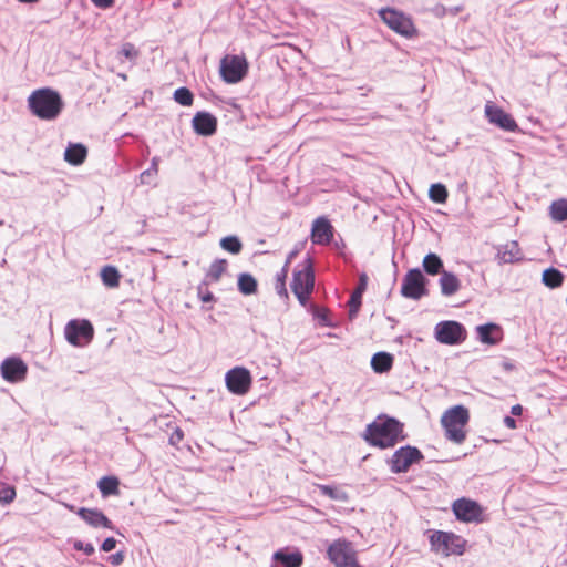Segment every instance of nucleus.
<instances>
[{"label": "nucleus", "mask_w": 567, "mask_h": 567, "mask_svg": "<svg viewBox=\"0 0 567 567\" xmlns=\"http://www.w3.org/2000/svg\"><path fill=\"white\" fill-rule=\"evenodd\" d=\"M563 280V274L555 268H548L543 272V282L549 288H557L561 286Z\"/></svg>", "instance_id": "obj_31"}, {"label": "nucleus", "mask_w": 567, "mask_h": 567, "mask_svg": "<svg viewBox=\"0 0 567 567\" xmlns=\"http://www.w3.org/2000/svg\"><path fill=\"white\" fill-rule=\"evenodd\" d=\"M441 293L443 296H453L461 288V281L456 275L450 271H442L441 278L439 280Z\"/></svg>", "instance_id": "obj_23"}, {"label": "nucleus", "mask_w": 567, "mask_h": 567, "mask_svg": "<svg viewBox=\"0 0 567 567\" xmlns=\"http://www.w3.org/2000/svg\"><path fill=\"white\" fill-rule=\"evenodd\" d=\"M327 556L334 567H361L354 545L346 538L333 540L327 549Z\"/></svg>", "instance_id": "obj_5"}, {"label": "nucleus", "mask_w": 567, "mask_h": 567, "mask_svg": "<svg viewBox=\"0 0 567 567\" xmlns=\"http://www.w3.org/2000/svg\"><path fill=\"white\" fill-rule=\"evenodd\" d=\"M248 71L247 60L241 55H226L220 61V76L229 84L240 82Z\"/></svg>", "instance_id": "obj_8"}, {"label": "nucleus", "mask_w": 567, "mask_h": 567, "mask_svg": "<svg viewBox=\"0 0 567 567\" xmlns=\"http://www.w3.org/2000/svg\"><path fill=\"white\" fill-rule=\"evenodd\" d=\"M200 299L203 302H209L213 300V295L210 292L200 293Z\"/></svg>", "instance_id": "obj_51"}, {"label": "nucleus", "mask_w": 567, "mask_h": 567, "mask_svg": "<svg viewBox=\"0 0 567 567\" xmlns=\"http://www.w3.org/2000/svg\"><path fill=\"white\" fill-rule=\"evenodd\" d=\"M63 505H64L68 509H70V511H74V506H73V505H70V504H66V503H64Z\"/></svg>", "instance_id": "obj_53"}, {"label": "nucleus", "mask_w": 567, "mask_h": 567, "mask_svg": "<svg viewBox=\"0 0 567 567\" xmlns=\"http://www.w3.org/2000/svg\"><path fill=\"white\" fill-rule=\"evenodd\" d=\"M288 270L287 266L282 267L281 271L277 274V284L286 282Z\"/></svg>", "instance_id": "obj_44"}, {"label": "nucleus", "mask_w": 567, "mask_h": 567, "mask_svg": "<svg viewBox=\"0 0 567 567\" xmlns=\"http://www.w3.org/2000/svg\"><path fill=\"white\" fill-rule=\"evenodd\" d=\"M174 99L178 104L183 106H189L193 103V94L186 87L177 89L174 93Z\"/></svg>", "instance_id": "obj_37"}, {"label": "nucleus", "mask_w": 567, "mask_h": 567, "mask_svg": "<svg viewBox=\"0 0 567 567\" xmlns=\"http://www.w3.org/2000/svg\"><path fill=\"white\" fill-rule=\"evenodd\" d=\"M65 339L74 347H83L91 342L94 334L92 323L86 319H73L64 329Z\"/></svg>", "instance_id": "obj_9"}, {"label": "nucleus", "mask_w": 567, "mask_h": 567, "mask_svg": "<svg viewBox=\"0 0 567 567\" xmlns=\"http://www.w3.org/2000/svg\"><path fill=\"white\" fill-rule=\"evenodd\" d=\"M152 169L156 174V172H157V163H156L155 158L153 159Z\"/></svg>", "instance_id": "obj_52"}, {"label": "nucleus", "mask_w": 567, "mask_h": 567, "mask_svg": "<svg viewBox=\"0 0 567 567\" xmlns=\"http://www.w3.org/2000/svg\"><path fill=\"white\" fill-rule=\"evenodd\" d=\"M504 424L508 427V429H516V421L511 417V416H505L504 417Z\"/></svg>", "instance_id": "obj_47"}, {"label": "nucleus", "mask_w": 567, "mask_h": 567, "mask_svg": "<svg viewBox=\"0 0 567 567\" xmlns=\"http://www.w3.org/2000/svg\"><path fill=\"white\" fill-rule=\"evenodd\" d=\"M73 547L76 550H83L86 555H92L94 553V547L92 544H84L82 540H74Z\"/></svg>", "instance_id": "obj_40"}, {"label": "nucleus", "mask_w": 567, "mask_h": 567, "mask_svg": "<svg viewBox=\"0 0 567 567\" xmlns=\"http://www.w3.org/2000/svg\"><path fill=\"white\" fill-rule=\"evenodd\" d=\"M401 293L413 300H419L427 293L426 278L420 269L415 268L406 272L402 280Z\"/></svg>", "instance_id": "obj_11"}, {"label": "nucleus", "mask_w": 567, "mask_h": 567, "mask_svg": "<svg viewBox=\"0 0 567 567\" xmlns=\"http://www.w3.org/2000/svg\"><path fill=\"white\" fill-rule=\"evenodd\" d=\"M225 383L230 393L245 395L251 388L252 377L248 369L235 367L226 372Z\"/></svg>", "instance_id": "obj_10"}, {"label": "nucleus", "mask_w": 567, "mask_h": 567, "mask_svg": "<svg viewBox=\"0 0 567 567\" xmlns=\"http://www.w3.org/2000/svg\"><path fill=\"white\" fill-rule=\"evenodd\" d=\"M2 378L8 382H20L27 375V364L17 357L6 359L0 367Z\"/></svg>", "instance_id": "obj_16"}, {"label": "nucleus", "mask_w": 567, "mask_h": 567, "mask_svg": "<svg viewBox=\"0 0 567 567\" xmlns=\"http://www.w3.org/2000/svg\"><path fill=\"white\" fill-rule=\"evenodd\" d=\"M318 488L320 489V492L323 495H326L332 499L342 501V502L348 499L347 493L341 489H338L336 487H331L329 485H318Z\"/></svg>", "instance_id": "obj_36"}, {"label": "nucleus", "mask_w": 567, "mask_h": 567, "mask_svg": "<svg viewBox=\"0 0 567 567\" xmlns=\"http://www.w3.org/2000/svg\"><path fill=\"white\" fill-rule=\"evenodd\" d=\"M276 290L278 292V295L285 297V298H288V291H287V288H286V282H280V284H276Z\"/></svg>", "instance_id": "obj_45"}, {"label": "nucleus", "mask_w": 567, "mask_h": 567, "mask_svg": "<svg viewBox=\"0 0 567 567\" xmlns=\"http://www.w3.org/2000/svg\"><path fill=\"white\" fill-rule=\"evenodd\" d=\"M431 549L442 556L463 555L466 549V540L453 533L436 530L430 536Z\"/></svg>", "instance_id": "obj_4"}, {"label": "nucleus", "mask_w": 567, "mask_h": 567, "mask_svg": "<svg viewBox=\"0 0 567 567\" xmlns=\"http://www.w3.org/2000/svg\"><path fill=\"white\" fill-rule=\"evenodd\" d=\"M435 338L444 344H457L465 339V330L456 321H442L435 327Z\"/></svg>", "instance_id": "obj_14"}, {"label": "nucleus", "mask_w": 567, "mask_h": 567, "mask_svg": "<svg viewBox=\"0 0 567 567\" xmlns=\"http://www.w3.org/2000/svg\"><path fill=\"white\" fill-rule=\"evenodd\" d=\"M315 286V275L309 259L300 268L295 269L291 289L299 302L305 306Z\"/></svg>", "instance_id": "obj_7"}, {"label": "nucleus", "mask_w": 567, "mask_h": 567, "mask_svg": "<svg viewBox=\"0 0 567 567\" xmlns=\"http://www.w3.org/2000/svg\"><path fill=\"white\" fill-rule=\"evenodd\" d=\"M27 104L31 114L42 121H54L64 106L60 93L51 87H41L31 92Z\"/></svg>", "instance_id": "obj_2"}, {"label": "nucleus", "mask_w": 567, "mask_h": 567, "mask_svg": "<svg viewBox=\"0 0 567 567\" xmlns=\"http://www.w3.org/2000/svg\"><path fill=\"white\" fill-rule=\"evenodd\" d=\"M123 559H124V556H123V554H122V553H116V554H114V555H112V556L110 557V560H111V563H112L113 565H120V564H122Z\"/></svg>", "instance_id": "obj_46"}, {"label": "nucleus", "mask_w": 567, "mask_h": 567, "mask_svg": "<svg viewBox=\"0 0 567 567\" xmlns=\"http://www.w3.org/2000/svg\"><path fill=\"white\" fill-rule=\"evenodd\" d=\"M272 567H300L303 561V556L299 550L289 551L280 549L272 556Z\"/></svg>", "instance_id": "obj_18"}, {"label": "nucleus", "mask_w": 567, "mask_h": 567, "mask_svg": "<svg viewBox=\"0 0 567 567\" xmlns=\"http://www.w3.org/2000/svg\"><path fill=\"white\" fill-rule=\"evenodd\" d=\"M453 512L457 519L466 523L482 522V507L474 501L461 498L453 503Z\"/></svg>", "instance_id": "obj_15"}, {"label": "nucleus", "mask_w": 567, "mask_h": 567, "mask_svg": "<svg viewBox=\"0 0 567 567\" xmlns=\"http://www.w3.org/2000/svg\"><path fill=\"white\" fill-rule=\"evenodd\" d=\"M361 296H362V292H361V289H357L350 300H349V316L350 318H353L358 310H359V307L361 305Z\"/></svg>", "instance_id": "obj_38"}, {"label": "nucleus", "mask_w": 567, "mask_h": 567, "mask_svg": "<svg viewBox=\"0 0 567 567\" xmlns=\"http://www.w3.org/2000/svg\"><path fill=\"white\" fill-rule=\"evenodd\" d=\"M393 364V357L388 352H378L371 359V367L377 373L388 372Z\"/></svg>", "instance_id": "obj_25"}, {"label": "nucleus", "mask_w": 567, "mask_h": 567, "mask_svg": "<svg viewBox=\"0 0 567 567\" xmlns=\"http://www.w3.org/2000/svg\"><path fill=\"white\" fill-rule=\"evenodd\" d=\"M16 498V489L13 486L0 482V504L8 505Z\"/></svg>", "instance_id": "obj_35"}, {"label": "nucleus", "mask_w": 567, "mask_h": 567, "mask_svg": "<svg viewBox=\"0 0 567 567\" xmlns=\"http://www.w3.org/2000/svg\"><path fill=\"white\" fill-rule=\"evenodd\" d=\"M86 147L82 144H70L64 152V159L71 165H80L86 158Z\"/></svg>", "instance_id": "obj_24"}, {"label": "nucleus", "mask_w": 567, "mask_h": 567, "mask_svg": "<svg viewBox=\"0 0 567 567\" xmlns=\"http://www.w3.org/2000/svg\"><path fill=\"white\" fill-rule=\"evenodd\" d=\"M220 247L224 250L236 255L241 251L243 245H241L240 240L238 239V237L227 236L220 240Z\"/></svg>", "instance_id": "obj_34"}, {"label": "nucleus", "mask_w": 567, "mask_h": 567, "mask_svg": "<svg viewBox=\"0 0 567 567\" xmlns=\"http://www.w3.org/2000/svg\"><path fill=\"white\" fill-rule=\"evenodd\" d=\"M101 279L106 287L115 288L120 284V274L115 267L106 266L101 270Z\"/></svg>", "instance_id": "obj_30"}, {"label": "nucleus", "mask_w": 567, "mask_h": 567, "mask_svg": "<svg viewBox=\"0 0 567 567\" xmlns=\"http://www.w3.org/2000/svg\"><path fill=\"white\" fill-rule=\"evenodd\" d=\"M76 513L92 527L113 528L111 520L99 509L82 507L79 508Z\"/></svg>", "instance_id": "obj_19"}, {"label": "nucleus", "mask_w": 567, "mask_h": 567, "mask_svg": "<svg viewBox=\"0 0 567 567\" xmlns=\"http://www.w3.org/2000/svg\"><path fill=\"white\" fill-rule=\"evenodd\" d=\"M92 2L101 9H107L114 4V0H92Z\"/></svg>", "instance_id": "obj_42"}, {"label": "nucleus", "mask_w": 567, "mask_h": 567, "mask_svg": "<svg viewBox=\"0 0 567 567\" xmlns=\"http://www.w3.org/2000/svg\"><path fill=\"white\" fill-rule=\"evenodd\" d=\"M183 440V432L179 429H176L175 432L171 435L169 442L172 444H177Z\"/></svg>", "instance_id": "obj_43"}, {"label": "nucleus", "mask_w": 567, "mask_h": 567, "mask_svg": "<svg viewBox=\"0 0 567 567\" xmlns=\"http://www.w3.org/2000/svg\"><path fill=\"white\" fill-rule=\"evenodd\" d=\"M115 546H116V540L113 537H109L102 543L101 548L103 551L109 553V551L113 550L115 548Z\"/></svg>", "instance_id": "obj_41"}, {"label": "nucleus", "mask_w": 567, "mask_h": 567, "mask_svg": "<svg viewBox=\"0 0 567 567\" xmlns=\"http://www.w3.org/2000/svg\"><path fill=\"white\" fill-rule=\"evenodd\" d=\"M523 255L517 241H509L497 250V259L503 264H512L522 260Z\"/></svg>", "instance_id": "obj_22"}, {"label": "nucleus", "mask_w": 567, "mask_h": 567, "mask_svg": "<svg viewBox=\"0 0 567 567\" xmlns=\"http://www.w3.org/2000/svg\"><path fill=\"white\" fill-rule=\"evenodd\" d=\"M511 412H512L513 415H517L518 416V415L522 414L523 408L519 404L513 405Z\"/></svg>", "instance_id": "obj_48"}, {"label": "nucleus", "mask_w": 567, "mask_h": 567, "mask_svg": "<svg viewBox=\"0 0 567 567\" xmlns=\"http://www.w3.org/2000/svg\"><path fill=\"white\" fill-rule=\"evenodd\" d=\"M365 286H367V276L361 275L360 285H359L358 289H361V292H363V290L365 289Z\"/></svg>", "instance_id": "obj_50"}, {"label": "nucleus", "mask_w": 567, "mask_h": 567, "mask_svg": "<svg viewBox=\"0 0 567 567\" xmlns=\"http://www.w3.org/2000/svg\"><path fill=\"white\" fill-rule=\"evenodd\" d=\"M226 267H227V262L224 259L214 261L207 271L206 280L208 282L218 281L219 278L221 277V275L225 272Z\"/></svg>", "instance_id": "obj_32"}, {"label": "nucleus", "mask_w": 567, "mask_h": 567, "mask_svg": "<svg viewBox=\"0 0 567 567\" xmlns=\"http://www.w3.org/2000/svg\"><path fill=\"white\" fill-rule=\"evenodd\" d=\"M549 216L556 223L567 220V199L554 200L549 206Z\"/></svg>", "instance_id": "obj_27"}, {"label": "nucleus", "mask_w": 567, "mask_h": 567, "mask_svg": "<svg viewBox=\"0 0 567 567\" xmlns=\"http://www.w3.org/2000/svg\"><path fill=\"white\" fill-rule=\"evenodd\" d=\"M121 54H123L128 60H134L137 56V50L133 44L126 43L123 45Z\"/></svg>", "instance_id": "obj_39"}, {"label": "nucleus", "mask_w": 567, "mask_h": 567, "mask_svg": "<svg viewBox=\"0 0 567 567\" xmlns=\"http://www.w3.org/2000/svg\"><path fill=\"white\" fill-rule=\"evenodd\" d=\"M332 238V227L326 218L315 220L311 231V239L315 244L326 245Z\"/></svg>", "instance_id": "obj_21"}, {"label": "nucleus", "mask_w": 567, "mask_h": 567, "mask_svg": "<svg viewBox=\"0 0 567 567\" xmlns=\"http://www.w3.org/2000/svg\"><path fill=\"white\" fill-rule=\"evenodd\" d=\"M150 174H151V171H146V172L142 173V178H144L145 176H147Z\"/></svg>", "instance_id": "obj_54"}, {"label": "nucleus", "mask_w": 567, "mask_h": 567, "mask_svg": "<svg viewBox=\"0 0 567 567\" xmlns=\"http://www.w3.org/2000/svg\"><path fill=\"white\" fill-rule=\"evenodd\" d=\"M296 255H297V250L291 251V252L288 255L287 260H286V262H285V265H284V266H287V268L289 269V266H290V264H291L292 259L296 257Z\"/></svg>", "instance_id": "obj_49"}, {"label": "nucleus", "mask_w": 567, "mask_h": 567, "mask_svg": "<svg viewBox=\"0 0 567 567\" xmlns=\"http://www.w3.org/2000/svg\"><path fill=\"white\" fill-rule=\"evenodd\" d=\"M193 127L199 135L209 136L216 132L217 120L207 112H198L193 118Z\"/></svg>", "instance_id": "obj_17"}, {"label": "nucleus", "mask_w": 567, "mask_h": 567, "mask_svg": "<svg viewBox=\"0 0 567 567\" xmlns=\"http://www.w3.org/2000/svg\"><path fill=\"white\" fill-rule=\"evenodd\" d=\"M447 189L443 184H433L429 189V197L432 202L444 204L447 199Z\"/></svg>", "instance_id": "obj_33"}, {"label": "nucleus", "mask_w": 567, "mask_h": 567, "mask_svg": "<svg viewBox=\"0 0 567 567\" xmlns=\"http://www.w3.org/2000/svg\"><path fill=\"white\" fill-rule=\"evenodd\" d=\"M468 421L470 411L464 405L447 409L441 416L445 437L455 444H462L466 440Z\"/></svg>", "instance_id": "obj_3"}, {"label": "nucleus", "mask_w": 567, "mask_h": 567, "mask_svg": "<svg viewBox=\"0 0 567 567\" xmlns=\"http://www.w3.org/2000/svg\"><path fill=\"white\" fill-rule=\"evenodd\" d=\"M422 266L424 271L431 276L442 275V271H445L442 259L434 252H430L424 257Z\"/></svg>", "instance_id": "obj_26"}, {"label": "nucleus", "mask_w": 567, "mask_h": 567, "mask_svg": "<svg viewBox=\"0 0 567 567\" xmlns=\"http://www.w3.org/2000/svg\"><path fill=\"white\" fill-rule=\"evenodd\" d=\"M478 340L485 344H497L502 338V328L496 323H486L476 327Z\"/></svg>", "instance_id": "obj_20"}, {"label": "nucleus", "mask_w": 567, "mask_h": 567, "mask_svg": "<svg viewBox=\"0 0 567 567\" xmlns=\"http://www.w3.org/2000/svg\"><path fill=\"white\" fill-rule=\"evenodd\" d=\"M238 289L243 295H252L257 291V281L249 274H240L238 277Z\"/></svg>", "instance_id": "obj_29"}, {"label": "nucleus", "mask_w": 567, "mask_h": 567, "mask_svg": "<svg viewBox=\"0 0 567 567\" xmlns=\"http://www.w3.org/2000/svg\"><path fill=\"white\" fill-rule=\"evenodd\" d=\"M379 16L381 20L395 33L409 39L417 35V29L415 28L412 19L402 11L392 8H384L379 11Z\"/></svg>", "instance_id": "obj_6"}, {"label": "nucleus", "mask_w": 567, "mask_h": 567, "mask_svg": "<svg viewBox=\"0 0 567 567\" xmlns=\"http://www.w3.org/2000/svg\"><path fill=\"white\" fill-rule=\"evenodd\" d=\"M422 458V453L413 446L406 445L394 452L390 460L393 473H404L410 466Z\"/></svg>", "instance_id": "obj_13"}, {"label": "nucleus", "mask_w": 567, "mask_h": 567, "mask_svg": "<svg viewBox=\"0 0 567 567\" xmlns=\"http://www.w3.org/2000/svg\"><path fill=\"white\" fill-rule=\"evenodd\" d=\"M505 369H512V364L506 363V364H505Z\"/></svg>", "instance_id": "obj_55"}, {"label": "nucleus", "mask_w": 567, "mask_h": 567, "mask_svg": "<svg viewBox=\"0 0 567 567\" xmlns=\"http://www.w3.org/2000/svg\"><path fill=\"white\" fill-rule=\"evenodd\" d=\"M484 113L487 121L501 130L506 132H515L518 130V125L513 116L493 102L485 104Z\"/></svg>", "instance_id": "obj_12"}, {"label": "nucleus", "mask_w": 567, "mask_h": 567, "mask_svg": "<svg viewBox=\"0 0 567 567\" xmlns=\"http://www.w3.org/2000/svg\"><path fill=\"white\" fill-rule=\"evenodd\" d=\"M364 439L370 445L380 449L392 447L404 439L403 424L393 417L378 416L368 425Z\"/></svg>", "instance_id": "obj_1"}, {"label": "nucleus", "mask_w": 567, "mask_h": 567, "mask_svg": "<svg viewBox=\"0 0 567 567\" xmlns=\"http://www.w3.org/2000/svg\"><path fill=\"white\" fill-rule=\"evenodd\" d=\"M120 481L115 476H104L99 481V488L103 496L117 495Z\"/></svg>", "instance_id": "obj_28"}]
</instances>
